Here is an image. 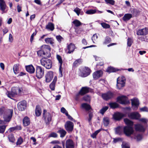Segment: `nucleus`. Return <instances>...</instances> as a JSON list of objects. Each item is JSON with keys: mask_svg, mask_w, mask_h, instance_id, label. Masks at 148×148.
<instances>
[{"mask_svg": "<svg viewBox=\"0 0 148 148\" xmlns=\"http://www.w3.org/2000/svg\"><path fill=\"white\" fill-rule=\"evenodd\" d=\"M115 96L114 93L110 91L106 93L102 94L101 96L103 99L106 101H108L114 98Z\"/></svg>", "mask_w": 148, "mask_h": 148, "instance_id": "6", "label": "nucleus"}, {"mask_svg": "<svg viewBox=\"0 0 148 148\" xmlns=\"http://www.w3.org/2000/svg\"><path fill=\"white\" fill-rule=\"evenodd\" d=\"M81 10L79 8H76L74 10V11L77 14L78 16H79Z\"/></svg>", "mask_w": 148, "mask_h": 148, "instance_id": "60", "label": "nucleus"}, {"mask_svg": "<svg viewBox=\"0 0 148 148\" xmlns=\"http://www.w3.org/2000/svg\"><path fill=\"white\" fill-rule=\"evenodd\" d=\"M56 38L57 40L60 43L61 42L63 39V38L60 35L56 36Z\"/></svg>", "mask_w": 148, "mask_h": 148, "instance_id": "57", "label": "nucleus"}, {"mask_svg": "<svg viewBox=\"0 0 148 148\" xmlns=\"http://www.w3.org/2000/svg\"><path fill=\"white\" fill-rule=\"evenodd\" d=\"M23 123L24 125L25 126L29 125L30 123V121L29 118L27 116L25 117L23 120Z\"/></svg>", "mask_w": 148, "mask_h": 148, "instance_id": "32", "label": "nucleus"}, {"mask_svg": "<svg viewBox=\"0 0 148 148\" xmlns=\"http://www.w3.org/2000/svg\"><path fill=\"white\" fill-rule=\"evenodd\" d=\"M122 148H130V147L129 145L127 143H124L123 142L122 144L121 145Z\"/></svg>", "mask_w": 148, "mask_h": 148, "instance_id": "56", "label": "nucleus"}, {"mask_svg": "<svg viewBox=\"0 0 148 148\" xmlns=\"http://www.w3.org/2000/svg\"><path fill=\"white\" fill-rule=\"evenodd\" d=\"M18 66L17 64L14 65L13 67V70L14 73L16 74L18 73Z\"/></svg>", "mask_w": 148, "mask_h": 148, "instance_id": "47", "label": "nucleus"}, {"mask_svg": "<svg viewBox=\"0 0 148 148\" xmlns=\"http://www.w3.org/2000/svg\"><path fill=\"white\" fill-rule=\"evenodd\" d=\"M46 29L48 30L53 31L54 29V24L51 22H49L46 26Z\"/></svg>", "mask_w": 148, "mask_h": 148, "instance_id": "28", "label": "nucleus"}, {"mask_svg": "<svg viewBox=\"0 0 148 148\" xmlns=\"http://www.w3.org/2000/svg\"><path fill=\"white\" fill-rule=\"evenodd\" d=\"M82 62V60L81 59H78L76 60L73 63V66L74 67H76L80 64Z\"/></svg>", "mask_w": 148, "mask_h": 148, "instance_id": "38", "label": "nucleus"}, {"mask_svg": "<svg viewBox=\"0 0 148 148\" xmlns=\"http://www.w3.org/2000/svg\"><path fill=\"white\" fill-rule=\"evenodd\" d=\"M89 88L87 87H83L80 90V92H81V95H83L88 93L89 91Z\"/></svg>", "mask_w": 148, "mask_h": 148, "instance_id": "26", "label": "nucleus"}, {"mask_svg": "<svg viewBox=\"0 0 148 148\" xmlns=\"http://www.w3.org/2000/svg\"><path fill=\"white\" fill-rule=\"evenodd\" d=\"M132 108L134 110H136L138 108L139 105V101L138 99L134 98L131 99Z\"/></svg>", "mask_w": 148, "mask_h": 148, "instance_id": "13", "label": "nucleus"}, {"mask_svg": "<svg viewBox=\"0 0 148 148\" xmlns=\"http://www.w3.org/2000/svg\"><path fill=\"white\" fill-rule=\"evenodd\" d=\"M41 64L45 67L47 69H51L52 65V61L46 58H43L40 60Z\"/></svg>", "mask_w": 148, "mask_h": 148, "instance_id": "4", "label": "nucleus"}, {"mask_svg": "<svg viewBox=\"0 0 148 148\" xmlns=\"http://www.w3.org/2000/svg\"><path fill=\"white\" fill-rule=\"evenodd\" d=\"M23 142V139L21 137H20L18 140L17 142H16L17 145H21Z\"/></svg>", "mask_w": 148, "mask_h": 148, "instance_id": "59", "label": "nucleus"}, {"mask_svg": "<svg viewBox=\"0 0 148 148\" xmlns=\"http://www.w3.org/2000/svg\"><path fill=\"white\" fill-rule=\"evenodd\" d=\"M140 121L144 123L143 125L147 127V119H140Z\"/></svg>", "mask_w": 148, "mask_h": 148, "instance_id": "55", "label": "nucleus"}, {"mask_svg": "<svg viewBox=\"0 0 148 148\" xmlns=\"http://www.w3.org/2000/svg\"><path fill=\"white\" fill-rule=\"evenodd\" d=\"M134 127L135 130L137 131L144 132L147 127L141 124H137L135 125Z\"/></svg>", "mask_w": 148, "mask_h": 148, "instance_id": "14", "label": "nucleus"}, {"mask_svg": "<svg viewBox=\"0 0 148 148\" xmlns=\"http://www.w3.org/2000/svg\"><path fill=\"white\" fill-rule=\"evenodd\" d=\"M148 34V28H145L140 29L137 31L136 34L138 36H145Z\"/></svg>", "mask_w": 148, "mask_h": 148, "instance_id": "15", "label": "nucleus"}, {"mask_svg": "<svg viewBox=\"0 0 148 148\" xmlns=\"http://www.w3.org/2000/svg\"><path fill=\"white\" fill-rule=\"evenodd\" d=\"M36 76L38 78H41L44 75V70L40 66H36Z\"/></svg>", "mask_w": 148, "mask_h": 148, "instance_id": "8", "label": "nucleus"}, {"mask_svg": "<svg viewBox=\"0 0 148 148\" xmlns=\"http://www.w3.org/2000/svg\"><path fill=\"white\" fill-rule=\"evenodd\" d=\"M111 41V38L108 36H106L105 39L104 41L103 44V45H107L110 43Z\"/></svg>", "mask_w": 148, "mask_h": 148, "instance_id": "36", "label": "nucleus"}, {"mask_svg": "<svg viewBox=\"0 0 148 148\" xmlns=\"http://www.w3.org/2000/svg\"><path fill=\"white\" fill-rule=\"evenodd\" d=\"M80 95H81V92H80V91L76 95L75 99L77 101L79 100Z\"/></svg>", "mask_w": 148, "mask_h": 148, "instance_id": "64", "label": "nucleus"}, {"mask_svg": "<svg viewBox=\"0 0 148 148\" xmlns=\"http://www.w3.org/2000/svg\"><path fill=\"white\" fill-rule=\"evenodd\" d=\"M6 126L3 125L0 126V133H3L5 129Z\"/></svg>", "mask_w": 148, "mask_h": 148, "instance_id": "53", "label": "nucleus"}, {"mask_svg": "<svg viewBox=\"0 0 148 148\" xmlns=\"http://www.w3.org/2000/svg\"><path fill=\"white\" fill-rule=\"evenodd\" d=\"M103 123L105 126H108L109 123V118L108 117L104 118L103 119Z\"/></svg>", "mask_w": 148, "mask_h": 148, "instance_id": "40", "label": "nucleus"}, {"mask_svg": "<svg viewBox=\"0 0 148 148\" xmlns=\"http://www.w3.org/2000/svg\"><path fill=\"white\" fill-rule=\"evenodd\" d=\"M8 138L9 141L12 143L14 142L15 141V139L14 136V135L12 134H10L8 136Z\"/></svg>", "mask_w": 148, "mask_h": 148, "instance_id": "37", "label": "nucleus"}, {"mask_svg": "<svg viewBox=\"0 0 148 148\" xmlns=\"http://www.w3.org/2000/svg\"><path fill=\"white\" fill-rule=\"evenodd\" d=\"M27 102L25 100L19 102L17 104V108L19 111H23L25 110L26 107Z\"/></svg>", "mask_w": 148, "mask_h": 148, "instance_id": "12", "label": "nucleus"}, {"mask_svg": "<svg viewBox=\"0 0 148 148\" xmlns=\"http://www.w3.org/2000/svg\"><path fill=\"white\" fill-rule=\"evenodd\" d=\"M74 124L73 122L67 121L66 123L65 127L66 130L69 133H71L73 129Z\"/></svg>", "mask_w": 148, "mask_h": 148, "instance_id": "11", "label": "nucleus"}, {"mask_svg": "<svg viewBox=\"0 0 148 148\" xmlns=\"http://www.w3.org/2000/svg\"><path fill=\"white\" fill-rule=\"evenodd\" d=\"M109 105L110 107L113 109L115 108L118 107V104L115 102L110 103H109Z\"/></svg>", "mask_w": 148, "mask_h": 148, "instance_id": "41", "label": "nucleus"}, {"mask_svg": "<svg viewBox=\"0 0 148 148\" xmlns=\"http://www.w3.org/2000/svg\"><path fill=\"white\" fill-rule=\"evenodd\" d=\"M108 106H106L103 107L100 110V113L103 114L108 109Z\"/></svg>", "mask_w": 148, "mask_h": 148, "instance_id": "46", "label": "nucleus"}, {"mask_svg": "<svg viewBox=\"0 0 148 148\" xmlns=\"http://www.w3.org/2000/svg\"><path fill=\"white\" fill-rule=\"evenodd\" d=\"M43 117L44 118V119L45 121V122L47 124H49L50 122L51 121V117L50 114L49 113H47V110H43Z\"/></svg>", "mask_w": 148, "mask_h": 148, "instance_id": "9", "label": "nucleus"}, {"mask_svg": "<svg viewBox=\"0 0 148 148\" xmlns=\"http://www.w3.org/2000/svg\"><path fill=\"white\" fill-rule=\"evenodd\" d=\"M12 110L8 109L6 110L5 108L2 107L0 108V115H3V118L5 121L9 122L12 116Z\"/></svg>", "mask_w": 148, "mask_h": 148, "instance_id": "2", "label": "nucleus"}, {"mask_svg": "<svg viewBox=\"0 0 148 148\" xmlns=\"http://www.w3.org/2000/svg\"><path fill=\"white\" fill-rule=\"evenodd\" d=\"M117 82L116 86L117 88L119 89L122 87H124L125 85V80L122 78H117Z\"/></svg>", "mask_w": 148, "mask_h": 148, "instance_id": "16", "label": "nucleus"}, {"mask_svg": "<svg viewBox=\"0 0 148 148\" xmlns=\"http://www.w3.org/2000/svg\"><path fill=\"white\" fill-rule=\"evenodd\" d=\"M72 23L76 27L79 26L82 24L77 19L74 20Z\"/></svg>", "mask_w": 148, "mask_h": 148, "instance_id": "39", "label": "nucleus"}, {"mask_svg": "<svg viewBox=\"0 0 148 148\" xmlns=\"http://www.w3.org/2000/svg\"><path fill=\"white\" fill-rule=\"evenodd\" d=\"M107 4H109L112 5H114L115 1L114 0H105Z\"/></svg>", "mask_w": 148, "mask_h": 148, "instance_id": "51", "label": "nucleus"}, {"mask_svg": "<svg viewBox=\"0 0 148 148\" xmlns=\"http://www.w3.org/2000/svg\"><path fill=\"white\" fill-rule=\"evenodd\" d=\"M6 94L8 97L12 99L17 95V91L15 88H12L10 91H7Z\"/></svg>", "mask_w": 148, "mask_h": 148, "instance_id": "10", "label": "nucleus"}, {"mask_svg": "<svg viewBox=\"0 0 148 148\" xmlns=\"http://www.w3.org/2000/svg\"><path fill=\"white\" fill-rule=\"evenodd\" d=\"M25 68L26 71L30 74L33 73L35 72V69L32 64L26 66Z\"/></svg>", "mask_w": 148, "mask_h": 148, "instance_id": "23", "label": "nucleus"}, {"mask_svg": "<svg viewBox=\"0 0 148 148\" xmlns=\"http://www.w3.org/2000/svg\"><path fill=\"white\" fill-rule=\"evenodd\" d=\"M122 140V139L121 138H113V142L114 143H116L119 141H121Z\"/></svg>", "mask_w": 148, "mask_h": 148, "instance_id": "58", "label": "nucleus"}, {"mask_svg": "<svg viewBox=\"0 0 148 148\" xmlns=\"http://www.w3.org/2000/svg\"><path fill=\"white\" fill-rule=\"evenodd\" d=\"M57 78L56 77H55L53 79V82L50 84L49 87L52 90H55V84L57 81Z\"/></svg>", "mask_w": 148, "mask_h": 148, "instance_id": "31", "label": "nucleus"}, {"mask_svg": "<svg viewBox=\"0 0 148 148\" xmlns=\"http://www.w3.org/2000/svg\"><path fill=\"white\" fill-rule=\"evenodd\" d=\"M67 49L69 50V51L67 53H71L73 52L75 49V45L72 43H71L68 46Z\"/></svg>", "mask_w": 148, "mask_h": 148, "instance_id": "25", "label": "nucleus"}, {"mask_svg": "<svg viewBox=\"0 0 148 148\" xmlns=\"http://www.w3.org/2000/svg\"><path fill=\"white\" fill-rule=\"evenodd\" d=\"M117 101L122 104H127L130 103L127 97L125 96L118 97L117 98Z\"/></svg>", "mask_w": 148, "mask_h": 148, "instance_id": "7", "label": "nucleus"}, {"mask_svg": "<svg viewBox=\"0 0 148 148\" xmlns=\"http://www.w3.org/2000/svg\"><path fill=\"white\" fill-rule=\"evenodd\" d=\"M117 71V70L116 69H115L114 68L112 67H108L106 70V71L107 72L110 73L115 72Z\"/></svg>", "mask_w": 148, "mask_h": 148, "instance_id": "43", "label": "nucleus"}, {"mask_svg": "<svg viewBox=\"0 0 148 148\" xmlns=\"http://www.w3.org/2000/svg\"><path fill=\"white\" fill-rule=\"evenodd\" d=\"M143 137V135L142 134H138L135 137V138L137 141H139L141 140Z\"/></svg>", "mask_w": 148, "mask_h": 148, "instance_id": "42", "label": "nucleus"}, {"mask_svg": "<svg viewBox=\"0 0 148 148\" xmlns=\"http://www.w3.org/2000/svg\"><path fill=\"white\" fill-rule=\"evenodd\" d=\"M50 47L48 45H45L43 47L42 49L37 51V53L39 56L49 58L51 56L50 53Z\"/></svg>", "mask_w": 148, "mask_h": 148, "instance_id": "3", "label": "nucleus"}, {"mask_svg": "<svg viewBox=\"0 0 148 148\" xmlns=\"http://www.w3.org/2000/svg\"><path fill=\"white\" fill-rule=\"evenodd\" d=\"M6 5L4 0H0V9L3 12L5 9Z\"/></svg>", "mask_w": 148, "mask_h": 148, "instance_id": "29", "label": "nucleus"}, {"mask_svg": "<svg viewBox=\"0 0 148 148\" xmlns=\"http://www.w3.org/2000/svg\"><path fill=\"white\" fill-rule=\"evenodd\" d=\"M83 99L86 101H88L90 100V97L88 95L85 96L84 97Z\"/></svg>", "mask_w": 148, "mask_h": 148, "instance_id": "63", "label": "nucleus"}, {"mask_svg": "<svg viewBox=\"0 0 148 148\" xmlns=\"http://www.w3.org/2000/svg\"><path fill=\"white\" fill-rule=\"evenodd\" d=\"M131 13H132L133 16H138L140 14L139 11L135 8H132L131 9Z\"/></svg>", "mask_w": 148, "mask_h": 148, "instance_id": "33", "label": "nucleus"}, {"mask_svg": "<svg viewBox=\"0 0 148 148\" xmlns=\"http://www.w3.org/2000/svg\"><path fill=\"white\" fill-rule=\"evenodd\" d=\"M101 24L102 26L104 28L107 29L110 28V25L106 23H101Z\"/></svg>", "mask_w": 148, "mask_h": 148, "instance_id": "48", "label": "nucleus"}, {"mask_svg": "<svg viewBox=\"0 0 148 148\" xmlns=\"http://www.w3.org/2000/svg\"><path fill=\"white\" fill-rule=\"evenodd\" d=\"M53 77V73L51 71L48 72L45 75V81L46 82H51Z\"/></svg>", "mask_w": 148, "mask_h": 148, "instance_id": "18", "label": "nucleus"}, {"mask_svg": "<svg viewBox=\"0 0 148 148\" xmlns=\"http://www.w3.org/2000/svg\"><path fill=\"white\" fill-rule=\"evenodd\" d=\"M115 132L116 134L121 135L122 134V131L119 127H118L116 129Z\"/></svg>", "mask_w": 148, "mask_h": 148, "instance_id": "50", "label": "nucleus"}, {"mask_svg": "<svg viewBox=\"0 0 148 148\" xmlns=\"http://www.w3.org/2000/svg\"><path fill=\"white\" fill-rule=\"evenodd\" d=\"M129 118L132 119H138L140 117V114L137 112L130 113L128 114Z\"/></svg>", "mask_w": 148, "mask_h": 148, "instance_id": "19", "label": "nucleus"}, {"mask_svg": "<svg viewBox=\"0 0 148 148\" xmlns=\"http://www.w3.org/2000/svg\"><path fill=\"white\" fill-rule=\"evenodd\" d=\"M56 58L58 60L59 63L60 64L59 67V72L61 74V77H62V71L61 70L62 66L63 63V61L61 57L59 55L57 54L56 55Z\"/></svg>", "mask_w": 148, "mask_h": 148, "instance_id": "22", "label": "nucleus"}, {"mask_svg": "<svg viewBox=\"0 0 148 148\" xmlns=\"http://www.w3.org/2000/svg\"><path fill=\"white\" fill-rule=\"evenodd\" d=\"M124 121L127 126L124 127L123 132L126 136H130L134 132L133 127V122L127 118L125 119Z\"/></svg>", "mask_w": 148, "mask_h": 148, "instance_id": "1", "label": "nucleus"}, {"mask_svg": "<svg viewBox=\"0 0 148 148\" xmlns=\"http://www.w3.org/2000/svg\"><path fill=\"white\" fill-rule=\"evenodd\" d=\"M103 75V72L101 70L97 71L94 72L93 74V77L95 80L101 77Z\"/></svg>", "mask_w": 148, "mask_h": 148, "instance_id": "17", "label": "nucleus"}, {"mask_svg": "<svg viewBox=\"0 0 148 148\" xmlns=\"http://www.w3.org/2000/svg\"><path fill=\"white\" fill-rule=\"evenodd\" d=\"M123 116V115L120 112L115 113L113 115V117L114 120L116 121L120 120Z\"/></svg>", "mask_w": 148, "mask_h": 148, "instance_id": "21", "label": "nucleus"}, {"mask_svg": "<svg viewBox=\"0 0 148 148\" xmlns=\"http://www.w3.org/2000/svg\"><path fill=\"white\" fill-rule=\"evenodd\" d=\"M101 129H99L95 131L92 135H91V137L93 138H96L97 134L101 131Z\"/></svg>", "mask_w": 148, "mask_h": 148, "instance_id": "44", "label": "nucleus"}, {"mask_svg": "<svg viewBox=\"0 0 148 148\" xmlns=\"http://www.w3.org/2000/svg\"><path fill=\"white\" fill-rule=\"evenodd\" d=\"M42 112L41 109L39 105L36 106L35 110V113L36 116H39L40 115Z\"/></svg>", "mask_w": 148, "mask_h": 148, "instance_id": "27", "label": "nucleus"}, {"mask_svg": "<svg viewBox=\"0 0 148 148\" xmlns=\"http://www.w3.org/2000/svg\"><path fill=\"white\" fill-rule=\"evenodd\" d=\"M88 115H89V118L88 119V122L90 123L91 120V119H92V116H93V115H92V112H90V111H89Z\"/></svg>", "mask_w": 148, "mask_h": 148, "instance_id": "61", "label": "nucleus"}, {"mask_svg": "<svg viewBox=\"0 0 148 148\" xmlns=\"http://www.w3.org/2000/svg\"><path fill=\"white\" fill-rule=\"evenodd\" d=\"M57 132L60 134V137L62 138L64 137L66 134V131L63 129L59 130Z\"/></svg>", "mask_w": 148, "mask_h": 148, "instance_id": "35", "label": "nucleus"}, {"mask_svg": "<svg viewBox=\"0 0 148 148\" xmlns=\"http://www.w3.org/2000/svg\"><path fill=\"white\" fill-rule=\"evenodd\" d=\"M96 12L95 10H87L86 13L88 14H93L95 13Z\"/></svg>", "mask_w": 148, "mask_h": 148, "instance_id": "45", "label": "nucleus"}, {"mask_svg": "<svg viewBox=\"0 0 148 148\" xmlns=\"http://www.w3.org/2000/svg\"><path fill=\"white\" fill-rule=\"evenodd\" d=\"M58 136V135L57 133L54 132L51 133L49 136V137L57 138Z\"/></svg>", "mask_w": 148, "mask_h": 148, "instance_id": "49", "label": "nucleus"}, {"mask_svg": "<svg viewBox=\"0 0 148 148\" xmlns=\"http://www.w3.org/2000/svg\"><path fill=\"white\" fill-rule=\"evenodd\" d=\"M132 17V14H125L122 19L124 21H127L129 20Z\"/></svg>", "mask_w": 148, "mask_h": 148, "instance_id": "30", "label": "nucleus"}, {"mask_svg": "<svg viewBox=\"0 0 148 148\" xmlns=\"http://www.w3.org/2000/svg\"><path fill=\"white\" fill-rule=\"evenodd\" d=\"M37 32L36 31L35 32H34L32 35L31 38L30 39V41L32 42L34 39V37L36 34Z\"/></svg>", "mask_w": 148, "mask_h": 148, "instance_id": "62", "label": "nucleus"}, {"mask_svg": "<svg viewBox=\"0 0 148 148\" xmlns=\"http://www.w3.org/2000/svg\"><path fill=\"white\" fill-rule=\"evenodd\" d=\"M81 107L87 111L91 112L92 110L90 105L86 103H83L81 104Z\"/></svg>", "mask_w": 148, "mask_h": 148, "instance_id": "24", "label": "nucleus"}, {"mask_svg": "<svg viewBox=\"0 0 148 148\" xmlns=\"http://www.w3.org/2000/svg\"><path fill=\"white\" fill-rule=\"evenodd\" d=\"M98 37L96 34H94L92 37V40L94 43H95V41L97 40Z\"/></svg>", "mask_w": 148, "mask_h": 148, "instance_id": "54", "label": "nucleus"}, {"mask_svg": "<svg viewBox=\"0 0 148 148\" xmlns=\"http://www.w3.org/2000/svg\"><path fill=\"white\" fill-rule=\"evenodd\" d=\"M62 145L63 148H74L75 143L71 139H67L65 142L64 141H62Z\"/></svg>", "mask_w": 148, "mask_h": 148, "instance_id": "5", "label": "nucleus"}, {"mask_svg": "<svg viewBox=\"0 0 148 148\" xmlns=\"http://www.w3.org/2000/svg\"><path fill=\"white\" fill-rule=\"evenodd\" d=\"M53 39V38H47L45 39V41L47 44H50L53 45L54 44Z\"/></svg>", "mask_w": 148, "mask_h": 148, "instance_id": "34", "label": "nucleus"}, {"mask_svg": "<svg viewBox=\"0 0 148 148\" xmlns=\"http://www.w3.org/2000/svg\"><path fill=\"white\" fill-rule=\"evenodd\" d=\"M90 73V69L86 67L81 72L80 75L82 77H85L88 75Z\"/></svg>", "mask_w": 148, "mask_h": 148, "instance_id": "20", "label": "nucleus"}, {"mask_svg": "<svg viewBox=\"0 0 148 148\" xmlns=\"http://www.w3.org/2000/svg\"><path fill=\"white\" fill-rule=\"evenodd\" d=\"M133 42L132 39L130 38H129L127 39V45L128 47H130Z\"/></svg>", "mask_w": 148, "mask_h": 148, "instance_id": "52", "label": "nucleus"}]
</instances>
